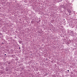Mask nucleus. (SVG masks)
<instances>
[{"mask_svg":"<svg viewBox=\"0 0 77 77\" xmlns=\"http://www.w3.org/2000/svg\"><path fill=\"white\" fill-rule=\"evenodd\" d=\"M5 56H6V54H5Z\"/></svg>","mask_w":77,"mask_h":77,"instance_id":"39448f33","label":"nucleus"},{"mask_svg":"<svg viewBox=\"0 0 77 77\" xmlns=\"http://www.w3.org/2000/svg\"><path fill=\"white\" fill-rule=\"evenodd\" d=\"M19 49L20 50V49H21V48H20V47L19 48Z\"/></svg>","mask_w":77,"mask_h":77,"instance_id":"7ed1b4c3","label":"nucleus"},{"mask_svg":"<svg viewBox=\"0 0 77 77\" xmlns=\"http://www.w3.org/2000/svg\"><path fill=\"white\" fill-rule=\"evenodd\" d=\"M71 33L72 34V36H73V35H74V32L73 31H71Z\"/></svg>","mask_w":77,"mask_h":77,"instance_id":"f257e3e1","label":"nucleus"},{"mask_svg":"<svg viewBox=\"0 0 77 77\" xmlns=\"http://www.w3.org/2000/svg\"><path fill=\"white\" fill-rule=\"evenodd\" d=\"M64 20H65V19H64Z\"/></svg>","mask_w":77,"mask_h":77,"instance_id":"0eeeda50","label":"nucleus"},{"mask_svg":"<svg viewBox=\"0 0 77 77\" xmlns=\"http://www.w3.org/2000/svg\"><path fill=\"white\" fill-rule=\"evenodd\" d=\"M20 42V43H20V42Z\"/></svg>","mask_w":77,"mask_h":77,"instance_id":"423d86ee","label":"nucleus"},{"mask_svg":"<svg viewBox=\"0 0 77 77\" xmlns=\"http://www.w3.org/2000/svg\"><path fill=\"white\" fill-rule=\"evenodd\" d=\"M57 1H58V2H60V0H56Z\"/></svg>","mask_w":77,"mask_h":77,"instance_id":"f03ea898","label":"nucleus"},{"mask_svg":"<svg viewBox=\"0 0 77 77\" xmlns=\"http://www.w3.org/2000/svg\"><path fill=\"white\" fill-rule=\"evenodd\" d=\"M67 71H68V72H69V70H67Z\"/></svg>","mask_w":77,"mask_h":77,"instance_id":"20e7f679","label":"nucleus"}]
</instances>
